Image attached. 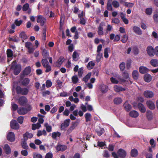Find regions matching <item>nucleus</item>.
Instances as JSON below:
<instances>
[{
  "label": "nucleus",
  "mask_w": 158,
  "mask_h": 158,
  "mask_svg": "<svg viewBox=\"0 0 158 158\" xmlns=\"http://www.w3.org/2000/svg\"><path fill=\"white\" fill-rule=\"evenodd\" d=\"M32 44L30 42H27L25 44V46L28 49H30L32 47Z\"/></svg>",
  "instance_id": "338daca9"
},
{
  "label": "nucleus",
  "mask_w": 158,
  "mask_h": 158,
  "mask_svg": "<svg viewBox=\"0 0 158 158\" xmlns=\"http://www.w3.org/2000/svg\"><path fill=\"white\" fill-rule=\"evenodd\" d=\"M147 53L150 56H152L155 54L154 50H147Z\"/></svg>",
  "instance_id": "5fc2aeb1"
},
{
  "label": "nucleus",
  "mask_w": 158,
  "mask_h": 158,
  "mask_svg": "<svg viewBox=\"0 0 158 158\" xmlns=\"http://www.w3.org/2000/svg\"><path fill=\"white\" fill-rule=\"evenodd\" d=\"M10 126L11 128L15 130H18L19 128V124L17 121L15 120H12L10 122Z\"/></svg>",
  "instance_id": "6e6552de"
},
{
  "label": "nucleus",
  "mask_w": 158,
  "mask_h": 158,
  "mask_svg": "<svg viewBox=\"0 0 158 158\" xmlns=\"http://www.w3.org/2000/svg\"><path fill=\"white\" fill-rule=\"evenodd\" d=\"M78 124L77 122H72V125L70 127L73 130L77 127Z\"/></svg>",
  "instance_id": "6e6d98bb"
},
{
  "label": "nucleus",
  "mask_w": 158,
  "mask_h": 158,
  "mask_svg": "<svg viewBox=\"0 0 158 158\" xmlns=\"http://www.w3.org/2000/svg\"><path fill=\"white\" fill-rule=\"evenodd\" d=\"M91 76V73H89L88 74L82 79V81H84L85 83L88 81V80L90 78Z\"/></svg>",
  "instance_id": "4c0bfd02"
},
{
  "label": "nucleus",
  "mask_w": 158,
  "mask_h": 158,
  "mask_svg": "<svg viewBox=\"0 0 158 158\" xmlns=\"http://www.w3.org/2000/svg\"><path fill=\"white\" fill-rule=\"evenodd\" d=\"M125 64L124 62H122L119 65V67L120 70L123 71L125 68Z\"/></svg>",
  "instance_id": "864d4df0"
},
{
  "label": "nucleus",
  "mask_w": 158,
  "mask_h": 158,
  "mask_svg": "<svg viewBox=\"0 0 158 158\" xmlns=\"http://www.w3.org/2000/svg\"><path fill=\"white\" fill-rule=\"evenodd\" d=\"M33 158H42V156L39 153H35L33 155Z\"/></svg>",
  "instance_id": "69168bd1"
},
{
  "label": "nucleus",
  "mask_w": 158,
  "mask_h": 158,
  "mask_svg": "<svg viewBox=\"0 0 158 158\" xmlns=\"http://www.w3.org/2000/svg\"><path fill=\"white\" fill-rule=\"evenodd\" d=\"M112 4L113 6L116 8H118L119 6V4L118 2L115 0L112 1Z\"/></svg>",
  "instance_id": "603ef678"
},
{
  "label": "nucleus",
  "mask_w": 158,
  "mask_h": 158,
  "mask_svg": "<svg viewBox=\"0 0 158 158\" xmlns=\"http://www.w3.org/2000/svg\"><path fill=\"white\" fill-rule=\"evenodd\" d=\"M121 17L125 24H127L128 23V20L125 17V15L123 12L121 13Z\"/></svg>",
  "instance_id": "473e14b6"
},
{
  "label": "nucleus",
  "mask_w": 158,
  "mask_h": 158,
  "mask_svg": "<svg viewBox=\"0 0 158 158\" xmlns=\"http://www.w3.org/2000/svg\"><path fill=\"white\" fill-rule=\"evenodd\" d=\"M44 126L46 127L47 131L48 132H50L52 131V127L51 126L48 125V123L45 124Z\"/></svg>",
  "instance_id": "8fccbe9b"
},
{
  "label": "nucleus",
  "mask_w": 158,
  "mask_h": 158,
  "mask_svg": "<svg viewBox=\"0 0 158 158\" xmlns=\"http://www.w3.org/2000/svg\"><path fill=\"white\" fill-rule=\"evenodd\" d=\"M27 102V98L23 96L20 97L18 99V102L21 106H24Z\"/></svg>",
  "instance_id": "39448f33"
},
{
  "label": "nucleus",
  "mask_w": 158,
  "mask_h": 158,
  "mask_svg": "<svg viewBox=\"0 0 158 158\" xmlns=\"http://www.w3.org/2000/svg\"><path fill=\"white\" fill-rule=\"evenodd\" d=\"M67 148V146L65 145L59 144L56 147V149L60 151L63 152L65 151Z\"/></svg>",
  "instance_id": "2eb2a0df"
},
{
  "label": "nucleus",
  "mask_w": 158,
  "mask_h": 158,
  "mask_svg": "<svg viewBox=\"0 0 158 158\" xmlns=\"http://www.w3.org/2000/svg\"><path fill=\"white\" fill-rule=\"evenodd\" d=\"M6 54L8 57L7 62H9L11 60L13 56V52L12 50H7Z\"/></svg>",
  "instance_id": "4be33fe9"
},
{
  "label": "nucleus",
  "mask_w": 158,
  "mask_h": 158,
  "mask_svg": "<svg viewBox=\"0 0 158 158\" xmlns=\"http://www.w3.org/2000/svg\"><path fill=\"white\" fill-rule=\"evenodd\" d=\"M150 64L153 67H157L158 66V60L156 59H152L150 61Z\"/></svg>",
  "instance_id": "b1692460"
},
{
  "label": "nucleus",
  "mask_w": 158,
  "mask_h": 158,
  "mask_svg": "<svg viewBox=\"0 0 158 158\" xmlns=\"http://www.w3.org/2000/svg\"><path fill=\"white\" fill-rule=\"evenodd\" d=\"M85 121L86 122L90 121L91 116V114L89 113H86L85 114Z\"/></svg>",
  "instance_id": "a19ab883"
},
{
  "label": "nucleus",
  "mask_w": 158,
  "mask_h": 158,
  "mask_svg": "<svg viewBox=\"0 0 158 158\" xmlns=\"http://www.w3.org/2000/svg\"><path fill=\"white\" fill-rule=\"evenodd\" d=\"M102 55L99 53L98 54L96 58V61L97 62H99L100 61V60L102 58Z\"/></svg>",
  "instance_id": "052dcab7"
},
{
  "label": "nucleus",
  "mask_w": 158,
  "mask_h": 158,
  "mask_svg": "<svg viewBox=\"0 0 158 158\" xmlns=\"http://www.w3.org/2000/svg\"><path fill=\"white\" fill-rule=\"evenodd\" d=\"M114 88L115 91L117 92H119L120 91H125L126 90L125 89L122 87L118 86V85H116L114 87Z\"/></svg>",
  "instance_id": "e433bc0d"
},
{
  "label": "nucleus",
  "mask_w": 158,
  "mask_h": 158,
  "mask_svg": "<svg viewBox=\"0 0 158 158\" xmlns=\"http://www.w3.org/2000/svg\"><path fill=\"white\" fill-rule=\"evenodd\" d=\"M70 122V120L69 119H66L64 122L61 125V130H64L66 128L69 126Z\"/></svg>",
  "instance_id": "f8f14e48"
},
{
  "label": "nucleus",
  "mask_w": 158,
  "mask_h": 158,
  "mask_svg": "<svg viewBox=\"0 0 158 158\" xmlns=\"http://www.w3.org/2000/svg\"><path fill=\"white\" fill-rule=\"evenodd\" d=\"M152 8H147L145 10V13L148 15H151L152 12Z\"/></svg>",
  "instance_id": "4d7b16f0"
},
{
  "label": "nucleus",
  "mask_w": 158,
  "mask_h": 158,
  "mask_svg": "<svg viewBox=\"0 0 158 158\" xmlns=\"http://www.w3.org/2000/svg\"><path fill=\"white\" fill-rule=\"evenodd\" d=\"M95 64V63L92 61L89 62L87 65V68L89 69H92L93 67L94 66Z\"/></svg>",
  "instance_id": "ea45409f"
},
{
  "label": "nucleus",
  "mask_w": 158,
  "mask_h": 158,
  "mask_svg": "<svg viewBox=\"0 0 158 158\" xmlns=\"http://www.w3.org/2000/svg\"><path fill=\"white\" fill-rule=\"evenodd\" d=\"M122 101V99L120 98L117 97L114 98V102L115 104L118 105L121 104Z\"/></svg>",
  "instance_id": "f704fd0d"
},
{
  "label": "nucleus",
  "mask_w": 158,
  "mask_h": 158,
  "mask_svg": "<svg viewBox=\"0 0 158 158\" xmlns=\"http://www.w3.org/2000/svg\"><path fill=\"white\" fill-rule=\"evenodd\" d=\"M46 136L47 135L46 131L45 130H43L42 131L40 130H38L37 134V135L38 137H39L42 135Z\"/></svg>",
  "instance_id": "7c9ffc66"
},
{
  "label": "nucleus",
  "mask_w": 158,
  "mask_h": 158,
  "mask_svg": "<svg viewBox=\"0 0 158 158\" xmlns=\"http://www.w3.org/2000/svg\"><path fill=\"white\" fill-rule=\"evenodd\" d=\"M111 1L112 0H108L107 3V9L111 11L113 9V7L111 4Z\"/></svg>",
  "instance_id": "79ce46f5"
},
{
  "label": "nucleus",
  "mask_w": 158,
  "mask_h": 158,
  "mask_svg": "<svg viewBox=\"0 0 158 158\" xmlns=\"http://www.w3.org/2000/svg\"><path fill=\"white\" fill-rule=\"evenodd\" d=\"M153 17L154 21L156 23H158V15L157 14L154 15Z\"/></svg>",
  "instance_id": "774afa93"
},
{
  "label": "nucleus",
  "mask_w": 158,
  "mask_h": 158,
  "mask_svg": "<svg viewBox=\"0 0 158 158\" xmlns=\"http://www.w3.org/2000/svg\"><path fill=\"white\" fill-rule=\"evenodd\" d=\"M129 115L132 117L136 118L139 116L138 113L135 110H132L129 113Z\"/></svg>",
  "instance_id": "bb28decb"
},
{
  "label": "nucleus",
  "mask_w": 158,
  "mask_h": 158,
  "mask_svg": "<svg viewBox=\"0 0 158 158\" xmlns=\"http://www.w3.org/2000/svg\"><path fill=\"white\" fill-rule=\"evenodd\" d=\"M117 154L118 156L120 158H124L127 155L126 152L122 148H120L118 150Z\"/></svg>",
  "instance_id": "9b49d317"
},
{
  "label": "nucleus",
  "mask_w": 158,
  "mask_h": 158,
  "mask_svg": "<svg viewBox=\"0 0 158 158\" xmlns=\"http://www.w3.org/2000/svg\"><path fill=\"white\" fill-rule=\"evenodd\" d=\"M108 90V86L106 85H103L101 88V91L102 93H105L107 92Z\"/></svg>",
  "instance_id": "49530a36"
},
{
  "label": "nucleus",
  "mask_w": 158,
  "mask_h": 158,
  "mask_svg": "<svg viewBox=\"0 0 158 158\" xmlns=\"http://www.w3.org/2000/svg\"><path fill=\"white\" fill-rule=\"evenodd\" d=\"M11 68L14 70V74L15 75H18L21 70V66L20 64H17L16 61L12 63Z\"/></svg>",
  "instance_id": "f03ea898"
},
{
  "label": "nucleus",
  "mask_w": 158,
  "mask_h": 158,
  "mask_svg": "<svg viewBox=\"0 0 158 158\" xmlns=\"http://www.w3.org/2000/svg\"><path fill=\"white\" fill-rule=\"evenodd\" d=\"M27 140H25V139H24L23 141H22L21 143V146L23 148L27 150L28 149L29 147L27 145Z\"/></svg>",
  "instance_id": "cd10ccee"
},
{
  "label": "nucleus",
  "mask_w": 158,
  "mask_h": 158,
  "mask_svg": "<svg viewBox=\"0 0 158 158\" xmlns=\"http://www.w3.org/2000/svg\"><path fill=\"white\" fill-rule=\"evenodd\" d=\"M24 77L23 75H20L19 82L24 86H27L30 83V80L28 78H24Z\"/></svg>",
  "instance_id": "20e7f679"
},
{
  "label": "nucleus",
  "mask_w": 158,
  "mask_h": 158,
  "mask_svg": "<svg viewBox=\"0 0 158 158\" xmlns=\"http://www.w3.org/2000/svg\"><path fill=\"white\" fill-rule=\"evenodd\" d=\"M43 57L44 59H47L49 58V55L47 50H43L42 52Z\"/></svg>",
  "instance_id": "58836bf2"
},
{
  "label": "nucleus",
  "mask_w": 158,
  "mask_h": 158,
  "mask_svg": "<svg viewBox=\"0 0 158 158\" xmlns=\"http://www.w3.org/2000/svg\"><path fill=\"white\" fill-rule=\"evenodd\" d=\"M19 36L21 38L23 41V40H25L27 38V35L24 32H22L19 35Z\"/></svg>",
  "instance_id": "09e8293b"
},
{
  "label": "nucleus",
  "mask_w": 158,
  "mask_h": 158,
  "mask_svg": "<svg viewBox=\"0 0 158 158\" xmlns=\"http://www.w3.org/2000/svg\"><path fill=\"white\" fill-rule=\"evenodd\" d=\"M131 62L132 60L130 59L127 60L126 63V67L127 69H129L130 68Z\"/></svg>",
  "instance_id": "680f3d73"
},
{
  "label": "nucleus",
  "mask_w": 158,
  "mask_h": 158,
  "mask_svg": "<svg viewBox=\"0 0 158 158\" xmlns=\"http://www.w3.org/2000/svg\"><path fill=\"white\" fill-rule=\"evenodd\" d=\"M7 138L10 142L14 141L15 140V136L14 133L12 132H9L7 135Z\"/></svg>",
  "instance_id": "9d476101"
},
{
  "label": "nucleus",
  "mask_w": 158,
  "mask_h": 158,
  "mask_svg": "<svg viewBox=\"0 0 158 158\" xmlns=\"http://www.w3.org/2000/svg\"><path fill=\"white\" fill-rule=\"evenodd\" d=\"M138 152L137 150L134 148L131 150V155L132 157H136L138 155Z\"/></svg>",
  "instance_id": "a878e982"
},
{
  "label": "nucleus",
  "mask_w": 158,
  "mask_h": 158,
  "mask_svg": "<svg viewBox=\"0 0 158 158\" xmlns=\"http://www.w3.org/2000/svg\"><path fill=\"white\" fill-rule=\"evenodd\" d=\"M83 68L82 67L80 68L78 71V75L79 78H81L82 77V74L83 73Z\"/></svg>",
  "instance_id": "3c124183"
},
{
  "label": "nucleus",
  "mask_w": 158,
  "mask_h": 158,
  "mask_svg": "<svg viewBox=\"0 0 158 158\" xmlns=\"http://www.w3.org/2000/svg\"><path fill=\"white\" fill-rule=\"evenodd\" d=\"M143 94L145 97L148 98H152L153 96V93L152 91L148 90L145 91Z\"/></svg>",
  "instance_id": "6ab92c4d"
},
{
  "label": "nucleus",
  "mask_w": 158,
  "mask_h": 158,
  "mask_svg": "<svg viewBox=\"0 0 158 158\" xmlns=\"http://www.w3.org/2000/svg\"><path fill=\"white\" fill-rule=\"evenodd\" d=\"M41 62L42 65L44 67L49 65V63L47 59H42Z\"/></svg>",
  "instance_id": "c03bdc74"
},
{
  "label": "nucleus",
  "mask_w": 158,
  "mask_h": 158,
  "mask_svg": "<svg viewBox=\"0 0 158 158\" xmlns=\"http://www.w3.org/2000/svg\"><path fill=\"white\" fill-rule=\"evenodd\" d=\"M29 4L28 3H26L23 7V10L24 11H26L29 8Z\"/></svg>",
  "instance_id": "0e129e2a"
},
{
  "label": "nucleus",
  "mask_w": 158,
  "mask_h": 158,
  "mask_svg": "<svg viewBox=\"0 0 158 158\" xmlns=\"http://www.w3.org/2000/svg\"><path fill=\"white\" fill-rule=\"evenodd\" d=\"M18 113L21 115H24L27 113V109L24 107H21L18 110Z\"/></svg>",
  "instance_id": "f3484780"
},
{
  "label": "nucleus",
  "mask_w": 158,
  "mask_h": 158,
  "mask_svg": "<svg viewBox=\"0 0 158 158\" xmlns=\"http://www.w3.org/2000/svg\"><path fill=\"white\" fill-rule=\"evenodd\" d=\"M11 110L13 111H15L18 108V106L15 103L11 105Z\"/></svg>",
  "instance_id": "e2e57ef3"
},
{
  "label": "nucleus",
  "mask_w": 158,
  "mask_h": 158,
  "mask_svg": "<svg viewBox=\"0 0 158 158\" xmlns=\"http://www.w3.org/2000/svg\"><path fill=\"white\" fill-rule=\"evenodd\" d=\"M104 131V129L102 128H100V130L96 131L97 135L99 136H101L103 134Z\"/></svg>",
  "instance_id": "de8ad7c7"
},
{
  "label": "nucleus",
  "mask_w": 158,
  "mask_h": 158,
  "mask_svg": "<svg viewBox=\"0 0 158 158\" xmlns=\"http://www.w3.org/2000/svg\"><path fill=\"white\" fill-rule=\"evenodd\" d=\"M138 108L140 111L142 113L145 112L146 110L144 106L141 103H139L138 104Z\"/></svg>",
  "instance_id": "412c9836"
},
{
  "label": "nucleus",
  "mask_w": 158,
  "mask_h": 158,
  "mask_svg": "<svg viewBox=\"0 0 158 158\" xmlns=\"http://www.w3.org/2000/svg\"><path fill=\"white\" fill-rule=\"evenodd\" d=\"M23 117L22 116L19 117L17 118L18 122L19 123L21 124H22L23 123Z\"/></svg>",
  "instance_id": "bf43d9fd"
},
{
  "label": "nucleus",
  "mask_w": 158,
  "mask_h": 158,
  "mask_svg": "<svg viewBox=\"0 0 158 158\" xmlns=\"http://www.w3.org/2000/svg\"><path fill=\"white\" fill-rule=\"evenodd\" d=\"M64 61V58L63 56H60L57 61L54 63L53 66L55 67H60Z\"/></svg>",
  "instance_id": "0eeeda50"
},
{
  "label": "nucleus",
  "mask_w": 158,
  "mask_h": 158,
  "mask_svg": "<svg viewBox=\"0 0 158 158\" xmlns=\"http://www.w3.org/2000/svg\"><path fill=\"white\" fill-rule=\"evenodd\" d=\"M139 73L136 70H134L132 72V76L133 78L135 80H137L139 77Z\"/></svg>",
  "instance_id": "c756f323"
},
{
  "label": "nucleus",
  "mask_w": 158,
  "mask_h": 158,
  "mask_svg": "<svg viewBox=\"0 0 158 158\" xmlns=\"http://www.w3.org/2000/svg\"><path fill=\"white\" fill-rule=\"evenodd\" d=\"M37 22L40 23L41 26H43L46 22V19L43 16L40 15L36 17Z\"/></svg>",
  "instance_id": "1a4fd4ad"
},
{
  "label": "nucleus",
  "mask_w": 158,
  "mask_h": 158,
  "mask_svg": "<svg viewBox=\"0 0 158 158\" xmlns=\"http://www.w3.org/2000/svg\"><path fill=\"white\" fill-rule=\"evenodd\" d=\"M61 135V133L59 132H54L52 133V138L54 139H56L57 137H60Z\"/></svg>",
  "instance_id": "72a5a7b5"
},
{
  "label": "nucleus",
  "mask_w": 158,
  "mask_h": 158,
  "mask_svg": "<svg viewBox=\"0 0 158 158\" xmlns=\"http://www.w3.org/2000/svg\"><path fill=\"white\" fill-rule=\"evenodd\" d=\"M133 29L134 31L138 35H140L142 34L141 30L139 27L135 26L133 27Z\"/></svg>",
  "instance_id": "aec40b11"
},
{
  "label": "nucleus",
  "mask_w": 158,
  "mask_h": 158,
  "mask_svg": "<svg viewBox=\"0 0 158 158\" xmlns=\"http://www.w3.org/2000/svg\"><path fill=\"white\" fill-rule=\"evenodd\" d=\"M122 76L124 78L120 79V80L122 82L125 83L126 82L127 84H132V82L130 81L129 74L126 71H125L123 72Z\"/></svg>",
  "instance_id": "7ed1b4c3"
},
{
  "label": "nucleus",
  "mask_w": 158,
  "mask_h": 158,
  "mask_svg": "<svg viewBox=\"0 0 158 158\" xmlns=\"http://www.w3.org/2000/svg\"><path fill=\"white\" fill-rule=\"evenodd\" d=\"M149 69L145 67L141 66L139 68V71L140 73L144 74L148 72Z\"/></svg>",
  "instance_id": "a211bd4d"
},
{
  "label": "nucleus",
  "mask_w": 158,
  "mask_h": 158,
  "mask_svg": "<svg viewBox=\"0 0 158 158\" xmlns=\"http://www.w3.org/2000/svg\"><path fill=\"white\" fill-rule=\"evenodd\" d=\"M16 94L18 95H26L29 92V89L26 87H22L21 86L17 85L15 88Z\"/></svg>",
  "instance_id": "f257e3e1"
},
{
  "label": "nucleus",
  "mask_w": 158,
  "mask_h": 158,
  "mask_svg": "<svg viewBox=\"0 0 158 158\" xmlns=\"http://www.w3.org/2000/svg\"><path fill=\"white\" fill-rule=\"evenodd\" d=\"M3 150L7 155L10 154L11 153V149L8 144H5L3 148Z\"/></svg>",
  "instance_id": "4468645a"
},
{
  "label": "nucleus",
  "mask_w": 158,
  "mask_h": 158,
  "mask_svg": "<svg viewBox=\"0 0 158 158\" xmlns=\"http://www.w3.org/2000/svg\"><path fill=\"white\" fill-rule=\"evenodd\" d=\"M33 135L32 134L27 132L23 135V139H25V140H27L28 138H31L33 137Z\"/></svg>",
  "instance_id": "5701e85b"
},
{
  "label": "nucleus",
  "mask_w": 158,
  "mask_h": 158,
  "mask_svg": "<svg viewBox=\"0 0 158 158\" xmlns=\"http://www.w3.org/2000/svg\"><path fill=\"white\" fill-rule=\"evenodd\" d=\"M123 106L125 109V110L127 112L130 111L131 108V106L128 104L127 102H125L124 103L123 105Z\"/></svg>",
  "instance_id": "c85d7f7f"
},
{
  "label": "nucleus",
  "mask_w": 158,
  "mask_h": 158,
  "mask_svg": "<svg viewBox=\"0 0 158 158\" xmlns=\"http://www.w3.org/2000/svg\"><path fill=\"white\" fill-rule=\"evenodd\" d=\"M148 107L151 110H153L155 106L154 103L152 101H148L146 102Z\"/></svg>",
  "instance_id": "dca6fc26"
},
{
  "label": "nucleus",
  "mask_w": 158,
  "mask_h": 158,
  "mask_svg": "<svg viewBox=\"0 0 158 158\" xmlns=\"http://www.w3.org/2000/svg\"><path fill=\"white\" fill-rule=\"evenodd\" d=\"M128 36L126 34L124 35L122 37V39L121 41L123 43H125L127 42V40H128Z\"/></svg>",
  "instance_id": "a18cd8bd"
},
{
  "label": "nucleus",
  "mask_w": 158,
  "mask_h": 158,
  "mask_svg": "<svg viewBox=\"0 0 158 158\" xmlns=\"http://www.w3.org/2000/svg\"><path fill=\"white\" fill-rule=\"evenodd\" d=\"M41 127V125L39 123L36 124H33L32 126V129L35 130L36 129H39Z\"/></svg>",
  "instance_id": "c9c22d12"
},
{
  "label": "nucleus",
  "mask_w": 158,
  "mask_h": 158,
  "mask_svg": "<svg viewBox=\"0 0 158 158\" xmlns=\"http://www.w3.org/2000/svg\"><path fill=\"white\" fill-rule=\"evenodd\" d=\"M147 117L149 120H152L153 118V115L152 112L150 110H148L146 114Z\"/></svg>",
  "instance_id": "2f4dec72"
},
{
  "label": "nucleus",
  "mask_w": 158,
  "mask_h": 158,
  "mask_svg": "<svg viewBox=\"0 0 158 158\" xmlns=\"http://www.w3.org/2000/svg\"><path fill=\"white\" fill-rule=\"evenodd\" d=\"M105 25L104 23L102 22L98 28V34L99 35H102L104 34L103 27Z\"/></svg>",
  "instance_id": "423d86ee"
},
{
  "label": "nucleus",
  "mask_w": 158,
  "mask_h": 158,
  "mask_svg": "<svg viewBox=\"0 0 158 158\" xmlns=\"http://www.w3.org/2000/svg\"><path fill=\"white\" fill-rule=\"evenodd\" d=\"M31 68L30 66H28L26 67L23 70V73L20 75H23V76H27L31 72Z\"/></svg>",
  "instance_id": "ddd939ff"
},
{
  "label": "nucleus",
  "mask_w": 158,
  "mask_h": 158,
  "mask_svg": "<svg viewBox=\"0 0 158 158\" xmlns=\"http://www.w3.org/2000/svg\"><path fill=\"white\" fill-rule=\"evenodd\" d=\"M151 76L148 73L145 74L144 76V79L145 81L147 82H149L152 80Z\"/></svg>",
  "instance_id": "393cba45"
},
{
  "label": "nucleus",
  "mask_w": 158,
  "mask_h": 158,
  "mask_svg": "<svg viewBox=\"0 0 158 158\" xmlns=\"http://www.w3.org/2000/svg\"><path fill=\"white\" fill-rule=\"evenodd\" d=\"M72 80L73 83L74 84H75L78 81V78L76 75H74L72 77Z\"/></svg>",
  "instance_id": "37998d69"
},
{
  "label": "nucleus",
  "mask_w": 158,
  "mask_h": 158,
  "mask_svg": "<svg viewBox=\"0 0 158 158\" xmlns=\"http://www.w3.org/2000/svg\"><path fill=\"white\" fill-rule=\"evenodd\" d=\"M143 153L145 154L146 158H153V155L152 153L145 152V153Z\"/></svg>",
  "instance_id": "13d9d810"
}]
</instances>
